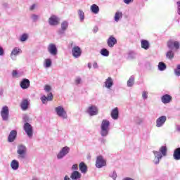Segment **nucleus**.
<instances>
[{"instance_id": "obj_1", "label": "nucleus", "mask_w": 180, "mask_h": 180, "mask_svg": "<svg viewBox=\"0 0 180 180\" xmlns=\"http://www.w3.org/2000/svg\"><path fill=\"white\" fill-rule=\"evenodd\" d=\"M153 153L155 157L153 163L155 165H158V164H160V160H162V157H165L167 155V146H162L160 148L159 152L157 150H153Z\"/></svg>"}, {"instance_id": "obj_2", "label": "nucleus", "mask_w": 180, "mask_h": 180, "mask_svg": "<svg viewBox=\"0 0 180 180\" xmlns=\"http://www.w3.org/2000/svg\"><path fill=\"white\" fill-rule=\"evenodd\" d=\"M109 126H110V122L109 120H103L102 121L100 131L101 137H107V136L109 134V131L110 130Z\"/></svg>"}, {"instance_id": "obj_3", "label": "nucleus", "mask_w": 180, "mask_h": 180, "mask_svg": "<svg viewBox=\"0 0 180 180\" xmlns=\"http://www.w3.org/2000/svg\"><path fill=\"white\" fill-rule=\"evenodd\" d=\"M55 112L58 116V117H61V119H68V115H67V111L63 107V105H59L55 108Z\"/></svg>"}, {"instance_id": "obj_4", "label": "nucleus", "mask_w": 180, "mask_h": 180, "mask_svg": "<svg viewBox=\"0 0 180 180\" xmlns=\"http://www.w3.org/2000/svg\"><path fill=\"white\" fill-rule=\"evenodd\" d=\"M23 129L29 139H32L33 137V127L32 124H30L29 122L25 123Z\"/></svg>"}, {"instance_id": "obj_5", "label": "nucleus", "mask_w": 180, "mask_h": 180, "mask_svg": "<svg viewBox=\"0 0 180 180\" xmlns=\"http://www.w3.org/2000/svg\"><path fill=\"white\" fill-rule=\"evenodd\" d=\"M26 151H27V148L24 145H19L18 146L17 154H18V157L22 158V160L26 158Z\"/></svg>"}, {"instance_id": "obj_6", "label": "nucleus", "mask_w": 180, "mask_h": 180, "mask_svg": "<svg viewBox=\"0 0 180 180\" xmlns=\"http://www.w3.org/2000/svg\"><path fill=\"white\" fill-rule=\"evenodd\" d=\"M167 47H168V49H169V50H174V49L175 50H179L180 41L170 39L167 42Z\"/></svg>"}, {"instance_id": "obj_7", "label": "nucleus", "mask_w": 180, "mask_h": 180, "mask_svg": "<svg viewBox=\"0 0 180 180\" xmlns=\"http://www.w3.org/2000/svg\"><path fill=\"white\" fill-rule=\"evenodd\" d=\"M1 116L4 122H8L9 119V108L8 106L5 105L1 108Z\"/></svg>"}, {"instance_id": "obj_8", "label": "nucleus", "mask_w": 180, "mask_h": 180, "mask_svg": "<svg viewBox=\"0 0 180 180\" xmlns=\"http://www.w3.org/2000/svg\"><path fill=\"white\" fill-rule=\"evenodd\" d=\"M69 153H70V147L65 146L57 154V158L58 160H63V158Z\"/></svg>"}, {"instance_id": "obj_9", "label": "nucleus", "mask_w": 180, "mask_h": 180, "mask_svg": "<svg viewBox=\"0 0 180 180\" xmlns=\"http://www.w3.org/2000/svg\"><path fill=\"white\" fill-rule=\"evenodd\" d=\"M21 53L22 49L18 47H15L10 55L11 60H13V61H16V60H18V56L21 54Z\"/></svg>"}, {"instance_id": "obj_10", "label": "nucleus", "mask_w": 180, "mask_h": 180, "mask_svg": "<svg viewBox=\"0 0 180 180\" xmlns=\"http://www.w3.org/2000/svg\"><path fill=\"white\" fill-rule=\"evenodd\" d=\"M96 168H103V167H106V160L103 159V157L100 155L98 156L96 161Z\"/></svg>"}, {"instance_id": "obj_11", "label": "nucleus", "mask_w": 180, "mask_h": 180, "mask_svg": "<svg viewBox=\"0 0 180 180\" xmlns=\"http://www.w3.org/2000/svg\"><path fill=\"white\" fill-rule=\"evenodd\" d=\"M47 50L51 56H57L58 50L57 49V46L56 44H49Z\"/></svg>"}, {"instance_id": "obj_12", "label": "nucleus", "mask_w": 180, "mask_h": 180, "mask_svg": "<svg viewBox=\"0 0 180 180\" xmlns=\"http://www.w3.org/2000/svg\"><path fill=\"white\" fill-rule=\"evenodd\" d=\"M68 29V22L67 21H63L60 25V29L58 31V34L63 36L65 34V32Z\"/></svg>"}, {"instance_id": "obj_13", "label": "nucleus", "mask_w": 180, "mask_h": 180, "mask_svg": "<svg viewBox=\"0 0 180 180\" xmlns=\"http://www.w3.org/2000/svg\"><path fill=\"white\" fill-rule=\"evenodd\" d=\"M86 113H88L89 116H96V115H98V107L96 105H90L86 109Z\"/></svg>"}, {"instance_id": "obj_14", "label": "nucleus", "mask_w": 180, "mask_h": 180, "mask_svg": "<svg viewBox=\"0 0 180 180\" xmlns=\"http://www.w3.org/2000/svg\"><path fill=\"white\" fill-rule=\"evenodd\" d=\"M60 22V18L56 15H51L49 19V25L50 26H57Z\"/></svg>"}, {"instance_id": "obj_15", "label": "nucleus", "mask_w": 180, "mask_h": 180, "mask_svg": "<svg viewBox=\"0 0 180 180\" xmlns=\"http://www.w3.org/2000/svg\"><path fill=\"white\" fill-rule=\"evenodd\" d=\"M72 54L75 58H78L81 57V54H82V51L79 46H75L72 49Z\"/></svg>"}, {"instance_id": "obj_16", "label": "nucleus", "mask_w": 180, "mask_h": 180, "mask_svg": "<svg viewBox=\"0 0 180 180\" xmlns=\"http://www.w3.org/2000/svg\"><path fill=\"white\" fill-rule=\"evenodd\" d=\"M167 122V116L162 115L156 120V127H162Z\"/></svg>"}, {"instance_id": "obj_17", "label": "nucleus", "mask_w": 180, "mask_h": 180, "mask_svg": "<svg viewBox=\"0 0 180 180\" xmlns=\"http://www.w3.org/2000/svg\"><path fill=\"white\" fill-rule=\"evenodd\" d=\"M53 93H49L47 96H46L44 95L42 96L40 98V99H41L42 103L44 105H45V103H47V101L50 102V101H53Z\"/></svg>"}, {"instance_id": "obj_18", "label": "nucleus", "mask_w": 180, "mask_h": 180, "mask_svg": "<svg viewBox=\"0 0 180 180\" xmlns=\"http://www.w3.org/2000/svg\"><path fill=\"white\" fill-rule=\"evenodd\" d=\"M18 136V131L16 130H12L8 137V141L9 143H13Z\"/></svg>"}, {"instance_id": "obj_19", "label": "nucleus", "mask_w": 180, "mask_h": 180, "mask_svg": "<svg viewBox=\"0 0 180 180\" xmlns=\"http://www.w3.org/2000/svg\"><path fill=\"white\" fill-rule=\"evenodd\" d=\"M82 174L78 171H73L70 174V179L81 180Z\"/></svg>"}, {"instance_id": "obj_20", "label": "nucleus", "mask_w": 180, "mask_h": 180, "mask_svg": "<svg viewBox=\"0 0 180 180\" xmlns=\"http://www.w3.org/2000/svg\"><path fill=\"white\" fill-rule=\"evenodd\" d=\"M108 47H113L115 44H117V39L113 36H110L107 40Z\"/></svg>"}, {"instance_id": "obj_21", "label": "nucleus", "mask_w": 180, "mask_h": 180, "mask_svg": "<svg viewBox=\"0 0 180 180\" xmlns=\"http://www.w3.org/2000/svg\"><path fill=\"white\" fill-rule=\"evenodd\" d=\"M20 85L22 89H27V88L30 86V81L29 80V79H23L20 82Z\"/></svg>"}, {"instance_id": "obj_22", "label": "nucleus", "mask_w": 180, "mask_h": 180, "mask_svg": "<svg viewBox=\"0 0 180 180\" xmlns=\"http://www.w3.org/2000/svg\"><path fill=\"white\" fill-rule=\"evenodd\" d=\"M161 101L162 103L167 105V103H169L172 101V96L169 94H165L161 97Z\"/></svg>"}, {"instance_id": "obj_23", "label": "nucleus", "mask_w": 180, "mask_h": 180, "mask_svg": "<svg viewBox=\"0 0 180 180\" xmlns=\"http://www.w3.org/2000/svg\"><path fill=\"white\" fill-rule=\"evenodd\" d=\"M79 169L82 174H86L88 172V166L84 162L79 164Z\"/></svg>"}, {"instance_id": "obj_24", "label": "nucleus", "mask_w": 180, "mask_h": 180, "mask_svg": "<svg viewBox=\"0 0 180 180\" xmlns=\"http://www.w3.org/2000/svg\"><path fill=\"white\" fill-rule=\"evenodd\" d=\"M105 84V87L107 88L108 89H110L112 86H113V79L112 77H108L106 79L105 82H104Z\"/></svg>"}, {"instance_id": "obj_25", "label": "nucleus", "mask_w": 180, "mask_h": 180, "mask_svg": "<svg viewBox=\"0 0 180 180\" xmlns=\"http://www.w3.org/2000/svg\"><path fill=\"white\" fill-rule=\"evenodd\" d=\"M111 117L113 120H117L119 119V108H115L112 110Z\"/></svg>"}, {"instance_id": "obj_26", "label": "nucleus", "mask_w": 180, "mask_h": 180, "mask_svg": "<svg viewBox=\"0 0 180 180\" xmlns=\"http://www.w3.org/2000/svg\"><path fill=\"white\" fill-rule=\"evenodd\" d=\"M141 47L143 49V50H148V49H150V42L146 39H142L141 41Z\"/></svg>"}, {"instance_id": "obj_27", "label": "nucleus", "mask_w": 180, "mask_h": 180, "mask_svg": "<svg viewBox=\"0 0 180 180\" xmlns=\"http://www.w3.org/2000/svg\"><path fill=\"white\" fill-rule=\"evenodd\" d=\"M11 167L13 171H18V169H19V161L13 160L11 163Z\"/></svg>"}, {"instance_id": "obj_28", "label": "nucleus", "mask_w": 180, "mask_h": 180, "mask_svg": "<svg viewBox=\"0 0 180 180\" xmlns=\"http://www.w3.org/2000/svg\"><path fill=\"white\" fill-rule=\"evenodd\" d=\"M173 158L176 161H179L180 160V148H177L174 150L173 153Z\"/></svg>"}, {"instance_id": "obj_29", "label": "nucleus", "mask_w": 180, "mask_h": 180, "mask_svg": "<svg viewBox=\"0 0 180 180\" xmlns=\"http://www.w3.org/2000/svg\"><path fill=\"white\" fill-rule=\"evenodd\" d=\"M90 11L94 15H98L99 13V6L96 4H93L90 7Z\"/></svg>"}, {"instance_id": "obj_30", "label": "nucleus", "mask_w": 180, "mask_h": 180, "mask_svg": "<svg viewBox=\"0 0 180 180\" xmlns=\"http://www.w3.org/2000/svg\"><path fill=\"white\" fill-rule=\"evenodd\" d=\"M20 106L22 110H27V109L29 108V101L27 99H24L21 102Z\"/></svg>"}, {"instance_id": "obj_31", "label": "nucleus", "mask_w": 180, "mask_h": 180, "mask_svg": "<svg viewBox=\"0 0 180 180\" xmlns=\"http://www.w3.org/2000/svg\"><path fill=\"white\" fill-rule=\"evenodd\" d=\"M78 17L79 18L80 22H84L85 20V13H84V11L79 9L77 11Z\"/></svg>"}, {"instance_id": "obj_32", "label": "nucleus", "mask_w": 180, "mask_h": 180, "mask_svg": "<svg viewBox=\"0 0 180 180\" xmlns=\"http://www.w3.org/2000/svg\"><path fill=\"white\" fill-rule=\"evenodd\" d=\"M122 18H123V13L120 11H117L114 17V20L115 22H119V20H120V19H122Z\"/></svg>"}, {"instance_id": "obj_33", "label": "nucleus", "mask_w": 180, "mask_h": 180, "mask_svg": "<svg viewBox=\"0 0 180 180\" xmlns=\"http://www.w3.org/2000/svg\"><path fill=\"white\" fill-rule=\"evenodd\" d=\"M158 68L159 71H165L167 70V65L164 62H160Z\"/></svg>"}, {"instance_id": "obj_34", "label": "nucleus", "mask_w": 180, "mask_h": 180, "mask_svg": "<svg viewBox=\"0 0 180 180\" xmlns=\"http://www.w3.org/2000/svg\"><path fill=\"white\" fill-rule=\"evenodd\" d=\"M166 57H167V58H169V60H172V58H174V57H175V53H174L172 49H170L169 51H168L167 52Z\"/></svg>"}, {"instance_id": "obj_35", "label": "nucleus", "mask_w": 180, "mask_h": 180, "mask_svg": "<svg viewBox=\"0 0 180 180\" xmlns=\"http://www.w3.org/2000/svg\"><path fill=\"white\" fill-rule=\"evenodd\" d=\"M127 85L129 88L134 85V76H131L127 82Z\"/></svg>"}, {"instance_id": "obj_36", "label": "nucleus", "mask_w": 180, "mask_h": 180, "mask_svg": "<svg viewBox=\"0 0 180 180\" xmlns=\"http://www.w3.org/2000/svg\"><path fill=\"white\" fill-rule=\"evenodd\" d=\"M22 75H23V73L18 72L16 70H13L12 77L13 78H20Z\"/></svg>"}, {"instance_id": "obj_37", "label": "nucleus", "mask_w": 180, "mask_h": 180, "mask_svg": "<svg viewBox=\"0 0 180 180\" xmlns=\"http://www.w3.org/2000/svg\"><path fill=\"white\" fill-rule=\"evenodd\" d=\"M100 54L103 57H109V51L108 49L103 48L101 50Z\"/></svg>"}, {"instance_id": "obj_38", "label": "nucleus", "mask_w": 180, "mask_h": 180, "mask_svg": "<svg viewBox=\"0 0 180 180\" xmlns=\"http://www.w3.org/2000/svg\"><path fill=\"white\" fill-rule=\"evenodd\" d=\"M51 64H52L51 59L50 58L45 59V63L44 65L45 68H50V67H51Z\"/></svg>"}, {"instance_id": "obj_39", "label": "nucleus", "mask_w": 180, "mask_h": 180, "mask_svg": "<svg viewBox=\"0 0 180 180\" xmlns=\"http://www.w3.org/2000/svg\"><path fill=\"white\" fill-rule=\"evenodd\" d=\"M27 39H29V35L26 33H24L20 37V41H26Z\"/></svg>"}, {"instance_id": "obj_40", "label": "nucleus", "mask_w": 180, "mask_h": 180, "mask_svg": "<svg viewBox=\"0 0 180 180\" xmlns=\"http://www.w3.org/2000/svg\"><path fill=\"white\" fill-rule=\"evenodd\" d=\"M174 72L176 77H180V65H176V68L174 69Z\"/></svg>"}, {"instance_id": "obj_41", "label": "nucleus", "mask_w": 180, "mask_h": 180, "mask_svg": "<svg viewBox=\"0 0 180 180\" xmlns=\"http://www.w3.org/2000/svg\"><path fill=\"white\" fill-rule=\"evenodd\" d=\"M127 58L128 60H133L134 58H136V53L133 51L129 52Z\"/></svg>"}, {"instance_id": "obj_42", "label": "nucleus", "mask_w": 180, "mask_h": 180, "mask_svg": "<svg viewBox=\"0 0 180 180\" xmlns=\"http://www.w3.org/2000/svg\"><path fill=\"white\" fill-rule=\"evenodd\" d=\"M75 84V85H80V84H82V78L79 76L76 77Z\"/></svg>"}, {"instance_id": "obj_43", "label": "nucleus", "mask_w": 180, "mask_h": 180, "mask_svg": "<svg viewBox=\"0 0 180 180\" xmlns=\"http://www.w3.org/2000/svg\"><path fill=\"white\" fill-rule=\"evenodd\" d=\"M109 177L112 178L113 180H116V178H117V174H116V171H113L110 173Z\"/></svg>"}, {"instance_id": "obj_44", "label": "nucleus", "mask_w": 180, "mask_h": 180, "mask_svg": "<svg viewBox=\"0 0 180 180\" xmlns=\"http://www.w3.org/2000/svg\"><path fill=\"white\" fill-rule=\"evenodd\" d=\"M134 121L136 123V124H141V123H143V120L139 117H135L134 118Z\"/></svg>"}, {"instance_id": "obj_45", "label": "nucleus", "mask_w": 180, "mask_h": 180, "mask_svg": "<svg viewBox=\"0 0 180 180\" xmlns=\"http://www.w3.org/2000/svg\"><path fill=\"white\" fill-rule=\"evenodd\" d=\"M39 15L36 14L31 15V19L33 20V22H37V20H39Z\"/></svg>"}, {"instance_id": "obj_46", "label": "nucleus", "mask_w": 180, "mask_h": 180, "mask_svg": "<svg viewBox=\"0 0 180 180\" xmlns=\"http://www.w3.org/2000/svg\"><path fill=\"white\" fill-rule=\"evenodd\" d=\"M44 91L46 93H49L51 91V86L46 84L44 86Z\"/></svg>"}, {"instance_id": "obj_47", "label": "nucleus", "mask_w": 180, "mask_h": 180, "mask_svg": "<svg viewBox=\"0 0 180 180\" xmlns=\"http://www.w3.org/2000/svg\"><path fill=\"white\" fill-rule=\"evenodd\" d=\"M142 98L144 101H146V99H147V98H148V92L147 91H143L142 92Z\"/></svg>"}, {"instance_id": "obj_48", "label": "nucleus", "mask_w": 180, "mask_h": 180, "mask_svg": "<svg viewBox=\"0 0 180 180\" xmlns=\"http://www.w3.org/2000/svg\"><path fill=\"white\" fill-rule=\"evenodd\" d=\"M177 5V13L180 15V1H176Z\"/></svg>"}, {"instance_id": "obj_49", "label": "nucleus", "mask_w": 180, "mask_h": 180, "mask_svg": "<svg viewBox=\"0 0 180 180\" xmlns=\"http://www.w3.org/2000/svg\"><path fill=\"white\" fill-rule=\"evenodd\" d=\"M72 171H78V165L75 164V165H72Z\"/></svg>"}, {"instance_id": "obj_50", "label": "nucleus", "mask_w": 180, "mask_h": 180, "mask_svg": "<svg viewBox=\"0 0 180 180\" xmlns=\"http://www.w3.org/2000/svg\"><path fill=\"white\" fill-rule=\"evenodd\" d=\"M134 0H123L124 4H126V5H130L131 2H133Z\"/></svg>"}, {"instance_id": "obj_51", "label": "nucleus", "mask_w": 180, "mask_h": 180, "mask_svg": "<svg viewBox=\"0 0 180 180\" xmlns=\"http://www.w3.org/2000/svg\"><path fill=\"white\" fill-rule=\"evenodd\" d=\"M22 119L25 123H27V122H29V116L27 115H24Z\"/></svg>"}, {"instance_id": "obj_52", "label": "nucleus", "mask_w": 180, "mask_h": 180, "mask_svg": "<svg viewBox=\"0 0 180 180\" xmlns=\"http://www.w3.org/2000/svg\"><path fill=\"white\" fill-rule=\"evenodd\" d=\"M4 54H5V51H4L2 46H0V56H4Z\"/></svg>"}, {"instance_id": "obj_53", "label": "nucleus", "mask_w": 180, "mask_h": 180, "mask_svg": "<svg viewBox=\"0 0 180 180\" xmlns=\"http://www.w3.org/2000/svg\"><path fill=\"white\" fill-rule=\"evenodd\" d=\"M93 68L98 69L99 68V65H98V63L94 62L93 64Z\"/></svg>"}, {"instance_id": "obj_54", "label": "nucleus", "mask_w": 180, "mask_h": 180, "mask_svg": "<svg viewBox=\"0 0 180 180\" xmlns=\"http://www.w3.org/2000/svg\"><path fill=\"white\" fill-rule=\"evenodd\" d=\"M36 4H32L30 7V11H34V9H36Z\"/></svg>"}, {"instance_id": "obj_55", "label": "nucleus", "mask_w": 180, "mask_h": 180, "mask_svg": "<svg viewBox=\"0 0 180 180\" xmlns=\"http://www.w3.org/2000/svg\"><path fill=\"white\" fill-rule=\"evenodd\" d=\"M63 180H71V178L68 175H65L63 178Z\"/></svg>"}, {"instance_id": "obj_56", "label": "nucleus", "mask_w": 180, "mask_h": 180, "mask_svg": "<svg viewBox=\"0 0 180 180\" xmlns=\"http://www.w3.org/2000/svg\"><path fill=\"white\" fill-rule=\"evenodd\" d=\"M98 30V27H94V28L93 29L94 33H97Z\"/></svg>"}, {"instance_id": "obj_57", "label": "nucleus", "mask_w": 180, "mask_h": 180, "mask_svg": "<svg viewBox=\"0 0 180 180\" xmlns=\"http://www.w3.org/2000/svg\"><path fill=\"white\" fill-rule=\"evenodd\" d=\"M87 67H88V68H89V70H91V68H92V64H91V63H89L87 64Z\"/></svg>"}, {"instance_id": "obj_58", "label": "nucleus", "mask_w": 180, "mask_h": 180, "mask_svg": "<svg viewBox=\"0 0 180 180\" xmlns=\"http://www.w3.org/2000/svg\"><path fill=\"white\" fill-rule=\"evenodd\" d=\"M101 143H103V144H105V143H106V139L102 138L101 140Z\"/></svg>"}, {"instance_id": "obj_59", "label": "nucleus", "mask_w": 180, "mask_h": 180, "mask_svg": "<svg viewBox=\"0 0 180 180\" xmlns=\"http://www.w3.org/2000/svg\"><path fill=\"white\" fill-rule=\"evenodd\" d=\"M122 180H134L130 177H126V178H124Z\"/></svg>"}, {"instance_id": "obj_60", "label": "nucleus", "mask_w": 180, "mask_h": 180, "mask_svg": "<svg viewBox=\"0 0 180 180\" xmlns=\"http://www.w3.org/2000/svg\"><path fill=\"white\" fill-rule=\"evenodd\" d=\"M176 129L177 131H180V125H176Z\"/></svg>"}, {"instance_id": "obj_61", "label": "nucleus", "mask_w": 180, "mask_h": 180, "mask_svg": "<svg viewBox=\"0 0 180 180\" xmlns=\"http://www.w3.org/2000/svg\"><path fill=\"white\" fill-rule=\"evenodd\" d=\"M4 95V91L2 90H0V96H2Z\"/></svg>"}, {"instance_id": "obj_62", "label": "nucleus", "mask_w": 180, "mask_h": 180, "mask_svg": "<svg viewBox=\"0 0 180 180\" xmlns=\"http://www.w3.org/2000/svg\"><path fill=\"white\" fill-rule=\"evenodd\" d=\"M4 6L6 7V6H8V4L5 3V4H4Z\"/></svg>"}]
</instances>
